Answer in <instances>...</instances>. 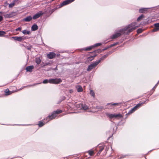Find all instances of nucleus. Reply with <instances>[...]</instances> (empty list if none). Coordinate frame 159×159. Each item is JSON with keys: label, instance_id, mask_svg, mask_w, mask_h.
Returning a JSON list of instances; mask_svg holds the SVG:
<instances>
[{"label": "nucleus", "instance_id": "1", "mask_svg": "<svg viewBox=\"0 0 159 159\" xmlns=\"http://www.w3.org/2000/svg\"><path fill=\"white\" fill-rule=\"evenodd\" d=\"M139 27V25L136 23H132L128 25V26L121 30L120 32L123 33H126V34H128L129 33H130Z\"/></svg>", "mask_w": 159, "mask_h": 159}, {"label": "nucleus", "instance_id": "2", "mask_svg": "<svg viewBox=\"0 0 159 159\" xmlns=\"http://www.w3.org/2000/svg\"><path fill=\"white\" fill-rule=\"evenodd\" d=\"M62 112V111L60 109L57 110L56 111H54L52 113L51 115H48L44 119V120L46 121V123H47L50 120L55 119L58 114H59Z\"/></svg>", "mask_w": 159, "mask_h": 159}, {"label": "nucleus", "instance_id": "3", "mask_svg": "<svg viewBox=\"0 0 159 159\" xmlns=\"http://www.w3.org/2000/svg\"><path fill=\"white\" fill-rule=\"evenodd\" d=\"M145 101L143 102H140L138 104H137L136 106L133 108L131 110H130L128 113L126 114V115H129L134 112L136 110L138 109L140 107L142 106L143 104H144Z\"/></svg>", "mask_w": 159, "mask_h": 159}, {"label": "nucleus", "instance_id": "4", "mask_svg": "<svg viewBox=\"0 0 159 159\" xmlns=\"http://www.w3.org/2000/svg\"><path fill=\"white\" fill-rule=\"evenodd\" d=\"M106 115L111 119H112L113 118H121L123 117V116L120 113H119L117 114H111L110 113H107L106 114Z\"/></svg>", "mask_w": 159, "mask_h": 159}, {"label": "nucleus", "instance_id": "5", "mask_svg": "<svg viewBox=\"0 0 159 159\" xmlns=\"http://www.w3.org/2000/svg\"><path fill=\"white\" fill-rule=\"evenodd\" d=\"M49 83L50 84H58L62 82L60 79L56 78L55 79H50L49 80Z\"/></svg>", "mask_w": 159, "mask_h": 159}, {"label": "nucleus", "instance_id": "6", "mask_svg": "<svg viewBox=\"0 0 159 159\" xmlns=\"http://www.w3.org/2000/svg\"><path fill=\"white\" fill-rule=\"evenodd\" d=\"M101 60H99L98 61L95 62L92 64H91L89 65L87 68V70L88 71H90L92 69L95 68L100 62Z\"/></svg>", "mask_w": 159, "mask_h": 159}, {"label": "nucleus", "instance_id": "7", "mask_svg": "<svg viewBox=\"0 0 159 159\" xmlns=\"http://www.w3.org/2000/svg\"><path fill=\"white\" fill-rule=\"evenodd\" d=\"M75 0H67L64 1L59 5V8H61L64 5H67L73 2Z\"/></svg>", "mask_w": 159, "mask_h": 159}, {"label": "nucleus", "instance_id": "8", "mask_svg": "<svg viewBox=\"0 0 159 159\" xmlns=\"http://www.w3.org/2000/svg\"><path fill=\"white\" fill-rule=\"evenodd\" d=\"M11 38L13 39L15 41H18L20 42L26 39V38L24 36L22 37H12Z\"/></svg>", "mask_w": 159, "mask_h": 159}, {"label": "nucleus", "instance_id": "9", "mask_svg": "<svg viewBox=\"0 0 159 159\" xmlns=\"http://www.w3.org/2000/svg\"><path fill=\"white\" fill-rule=\"evenodd\" d=\"M16 15V12H12L10 13L4 15V17L6 18H10Z\"/></svg>", "mask_w": 159, "mask_h": 159}, {"label": "nucleus", "instance_id": "10", "mask_svg": "<svg viewBox=\"0 0 159 159\" xmlns=\"http://www.w3.org/2000/svg\"><path fill=\"white\" fill-rule=\"evenodd\" d=\"M43 14L44 13L42 11H40L33 16V19H36L38 18Z\"/></svg>", "mask_w": 159, "mask_h": 159}, {"label": "nucleus", "instance_id": "11", "mask_svg": "<svg viewBox=\"0 0 159 159\" xmlns=\"http://www.w3.org/2000/svg\"><path fill=\"white\" fill-rule=\"evenodd\" d=\"M56 55L55 53L53 52H50L47 55V57L50 59H52L55 57Z\"/></svg>", "mask_w": 159, "mask_h": 159}, {"label": "nucleus", "instance_id": "12", "mask_svg": "<svg viewBox=\"0 0 159 159\" xmlns=\"http://www.w3.org/2000/svg\"><path fill=\"white\" fill-rule=\"evenodd\" d=\"M105 145H99L98 147L97 148V149H99V151L98 152V153L100 154L102 152V151L104 149V148Z\"/></svg>", "mask_w": 159, "mask_h": 159}, {"label": "nucleus", "instance_id": "13", "mask_svg": "<svg viewBox=\"0 0 159 159\" xmlns=\"http://www.w3.org/2000/svg\"><path fill=\"white\" fill-rule=\"evenodd\" d=\"M34 68L33 66H28L26 67V70L27 71H29L30 72H31L32 71V70Z\"/></svg>", "mask_w": 159, "mask_h": 159}, {"label": "nucleus", "instance_id": "14", "mask_svg": "<svg viewBox=\"0 0 159 159\" xmlns=\"http://www.w3.org/2000/svg\"><path fill=\"white\" fill-rule=\"evenodd\" d=\"M120 32L121 33V32H120H120L117 33L115 34H114L112 38V39H115L117 37H119L121 35V34L120 33Z\"/></svg>", "mask_w": 159, "mask_h": 159}, {"label": "nucleus", "instance_id": "15", "mask_svg": "<svg viewBox=\"0 0 159 159\" xmlns=\"http://www.w3.org/2000/svg\"><path fill=\"white\" fill-rule=\"evenodd\" d=\"M98 50L95 51L94 52L92 53L93 55H90L88 57V59H89L90 60H93L94 59V57L96 56V55H94V53H96V52H98Z\"/></svg>", "mask_w": 159, "mask_h": 159}, {"label": "nucleus", "instance_id": "16", "mask_svg": "<svg viewBox=\"0 0 159 159\" xmlns=\"http://www.w3.org/2000/svg\"><path fill=\"white\" fill-rule=\"evenodd\" d=\"M121 103H109L107 104V105L109 106H120Z\"/></svg>", "mask_w": 159, "mask_h": 159}, {"label": "nucleus", "instance_id": "17", "mask_svg": "<svg viewBox=\"0 0 159 159\" xmlns=\"http://www.w3.org/2000/svg\"><path fill=\"white\" fill-rule=\"evenodd\" d=\"M32 19V17L30 16L24 19L23 20L25 21L29 22Z\"/></svg>", "mask_w": 159, "mask_h": 159}, {"label": "nucleus", "instance_id": "18", "mask_svg": "<svg viewBox=\"0 0 159 159\" xmlns=\"http://www.w3.org/2000/svg\"><path fill=\"white\" fill-rule=\"evenodd\" d=\"M6 95H10L12 94V92L11 91H9L8 89H6L4 91Z\"/></svg>", "mask_w": 159, "mask_h": 159}, {"label": "nucleus", "instance_id": "19", "mask_svg": "<svg viewBox=\"0 0 159 159\" xmlns=\"http://www.w3.org/2000/svg\"><path fill=\"white\" fill-rule=\"evenodd\" d=\"M17 1V0H14L12 2L9 4V7L12 8L15 6L16 2Z\"/></svg>", "mask_w": 159, "mask_h": 159}, {"label": "nucleus", "instance_id": "20", "mask_svg": "<svg viewBox=\"0 0 159 159\" xmlns=\"http://www.w3.org/2000/svg\"><path fill=\"white\" fill-rule=\"evenodd\" d=\"M148 9V8H142L139 10V11L140 13H144L147 11Z\"/></svg>", "mask_w": 159, "mask_h": 159}, {"label": "nucleus", "instance_id": "21", "mask_svg": "<svg viewBox=\"0 0 159 159\" xmlns=\"http://www.w3.org/2000/svg\"><path fill=\"white\" fill-rule=\"evenodd\" d=\"M87 152L90 156H93L95 154L94 152L91 149L88 151Z\"/></svg>", "mask_w": 159, "mask_h": 159}, {"label": "nucleus", "instance_id": "22", "mask_svg": "<svg viewBox=\"0 0 159 159\" xmlns=\"http://www.w3.org/2000/svg\"><path fill=\"white\" fill-rule=\"evenodd\" d=\"M32 30L33 31H35L37 30L38 29V26L37 25L35 24L32 25L31 27Z\"/></svg>", "mask_w": 159, "mask_h": 159}, {"label": "nucleus", "instance_id": "23", "mask_svg": "<svg viewBox=\"0 0 159 159\" xmlns=\"http://www.w3.org/2000/svg\"><path fill=\"white\" fill-rule=\"evenodd\" d=\"M94 48V46H91L90 47L84 48V50L86 51H90Z\"/></svg>", "mask_w": 159, "mask_h": 159}, {"label": "nucleus", "instance_id": "24", "mask_svg": "<svg viewBox=\"0 0 159 159\" xmlns=\"http://www.w3.org/2000/svg\"><path fill=\"white\" fill-rule=\"evenodd\" d=\"M82 108L84 110H86L89 109L88 107L84 104H81Z\"/></svg>", "mask_w": 159, "mask_h": 159}, {"label": "nucleus", "instance_id": "25", "mask_svg": "<svg viewBox=\"0 0 159 159\" xmlns=\"http://www.w3.org/2000/svg\"><path fill=\"white\" fill-rule=\"evenodd\" d=\"M45 125V123L42 121H40L38 122V125L39 127H41Z\"/></svg>", "mask_w": 159, "mask_h": 159}, {"label": "nucleus", "instance_id": "26", "mask_svg": "<svg viewBox=\"0 0 159 159\" xmlns=\"http://www.w3.org/2000/svg\"><path fill=\"white\" fill-rule=\"evenodd\" d=\"M77 92H82L83 91L82 87L80 86H79L77 88Z\"/></svg>", "mask_w": 159, "mask_h": 159}, {"label": "nucleus", "instance_id": "27", "mask_svg": "<svg viewBox=\"0 0 159 159\" xmlns=\"http://www.w3.org/2000/svg\"><path fill=\"white\" fill-rule=\"evenodd\" d=\"M5 32L2 31H0V37L4 36L6 34Z\"/></svg>", "mask_w": 159, "mask_h": 159}, {"label": "nucleus", "instance_id": "28", "mask_svg": "<svg viewBox=\"0 0 159 159\" xmlns=\"http://www.w3.org/2000/svg\"><path fill=\"white\" fill-rule=\"evenodd\" d=\"M22 33L24 34H29L30 31L26 30H24L22 31Z\"/></svg>", "mask_w": 159, "mask_h": 159}, {"label": "nucleus", "instance_id": "29", "mask_svg": "<svg viewBox=\"0 0 159 159\" xmlns=\"http://www.w3.org/2000/svg\"><path fill=\"white\" fill-rule=\"evenodd\" d=\"M90 94L93 97H95V93L93 90H91L90 92Z\"/></svg>", "mask_w": 159, "mask_h": 159}, {"label": "nucleus", "instance_id": "30", "mask_svg": "<svg viewBox=\"0 0 159 159\" xmlns=\"http://www.w3.org/2000/svg\"><path fill=\"white\" fill-rule=\"evenodd\" d=\"M143 17V16L142 15L141 16H139L137 18V20L138 21H139V20H141Z\"/></svg>", "mask_w": 159, "mask_h": 159}, {"label": "nucleus", "instance_id": "31", "mask_svg": "<svg viewBox=\"0 0 159 159\" xmlns=\"http://www.w3.org/2000/svg\"><path fill=\"white\" fill-rule=\"evenodd\" d=\"M159 30V28H156L155 27V28H154L153 30H152V32H154L158 31Z\"/></svg>", "mask_w": 159, "mask_h": 159}, {"label": "nucleus", "instance_id": "32", "mask_svg": "<svg viewBox=\"0 0 159 159\" xmlns=\"http://www.w3.org/2000/svg\"><path fill=\"white\" fill-rule=\"evenodd\" d=\"M43 83L44 84L48 83H49V80H48L47 79L43 81Z\"/></svg>", "mask_w": 159, "mask_h": 159}, {"label": "nucleus", "instance_id": "33", "mask_svg": "<svg viewBox=\"0 0 159 159\" xmlns=\"http://www.w3.org/2000/svg\"><path fill=\"white\" fill-rule=\"evenodd\" d=\"M154 26L156 28H159V23H157L154 24Z\"/></svg>", "mask_w": 159, "mask_h": 159}, {"label": "nucleus", "instance_id": "34", "mask_svg": "<svg viewBox=\"0 0 159 159\" xmlns=\"http://www.w3.org/2000/svg\"><path fill=\"white\" fill-rule=\"evenodd\" d=\"M101 45V43H97L95 44L94 46H94V47H97L98 46H99Z\"/></svg>", "mask_w": 159, "mask_h": 159}, {"label": "nucleus", "instance_id": "35", "mask_svg": "<svg viewBox=\"0 0 159 159\" xmlns=\"http://www.w3.org/2000/svg\"><path fill=\"white\" fill-rule=\"evenodd\" d=\"M142 31V30L141 29H139L137 30V32L139 33H141Z\"/></svg>", "mask_w": 159, "mask_h": 159}, {"label": "nucleus", "instance_id": "36", "mask_svg": "<svg viewBox=\"0 0 159 159\" xmlns=\"http://www.w3.org/2000/svg\"><path fill=\"white\" fill-rule=\"evenodd\" d=\"M21 27H19V28H17L16 29V31H18V30L21 31Z\"/></svg>", "mask_w": 159, "mask_h": 159}, {"label": "nucleus", "instance_id": "37", "mask_svg": "<svg viewBox=\"0 0 159 159\" xmlns=\"http://www.w3.org/2000/svg\"><path fill=\"white\" fill-rule=\"evenodd\" d=\"M41 60H36V62L38 64H39L41 62Z\"/></svg>", "mask_w": 159, "mask_h": 159}, {"label": "nucleus", "instance_id": "38", "mask_svg": "<svg viewBox=\"0 0 159 159\" xmlns=\"http://www.w3.org/2000/svg\"><path fill=\"white\" fill-rule=\"evenodd\" d=\"M3 20V17L2 16H0V22L2 21Z\"/></svg>", "mask_w": 159, "mask_h": 159}, {"label": "nucleus", "instance_id": "39", "mask_svg": "<svg viewBox=\"0 0 159 159\" xmlns=\"http://www.w3.org/2000/svg\"><path fill=\"white\" fill-rule=\"evenodd\" d=\"M39 84V83L35 84H33V85H32V86H35V85H36L37 84Z\"/></svg>", "mask_w": 159, "mask_h": 159}, {"label": "nucleus", "instance_id": "40", "mask_svg": "<svg viewBox=\"0 0 159 159\" xmlns=\"http://www.w3.org/2000/svg\"><path fill=\"white\" fill-rule=\"evenodd\" d=\"M5 3H6V4H7V2H5Z\"/></svg>", "mask_w": 159, "mask_h": 159}, {"label": "nucleus", "instance_id": "41", "mask_svg": "<svg viewBox=\"0 0 159 159\" xmlns=\"http://www.w3.org/2000/svg\"><path fill=\"white\" fill-rule=\"evenodd\" d=\"M56 69H57V66L56 67Z\"/></svg>", "mask_w": 159, "mask_h": 159}, {"label": "nucleus", "instance_id": "42", "mask_svg": "<svg viewBox=\"0 0 159 159\" xmlns=\"http://www.w3.org/2000/svg\"><path fill=\"white\" fill-rule=\"evenodd\" d=\"M70 91V93H71V90Z\"/></svg>", "mask_w": 159, "mask_h": 159}, {"label": "nucleus", "instance_id": "43", "mask_svg": "<svg viewBox=\"0 0 159 159\" xmlns=\"http://www.w3.org/2000/svg\"><path fill=\"white\" fill-rule=\"evenodd\" d=\"M70 91V93H71V90Z\"/></svg>", "mask_w": 159, "mask_h": 159}, {"label": "nucleus", "instance_id": "44", "mask_svg": "<svg viewBox=\"0 0 159 159\" xmlns=\"http://www.w3.org/2000/svg\"><path fill=\"white\" fill-rule=\"evenodd\" d=\"M2 13V12H0V13Z\"/></svg>", "mask_w": 159, "mask_h": 159}]
</instances>
